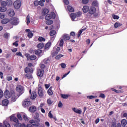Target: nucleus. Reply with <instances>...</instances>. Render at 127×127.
Segmentation results:
<instances>
[{
  "mask_svg": "<svg viewBox=\"0 0 127 127\" xmlns=\"http://www.w3.org/2000/svg\"><path fill=\"white\" fill-rule=\"evenodd\" d=\"M7 9L5 7H0V11L1 12H4V11H6Z\"/></svg>",
  "mask_w": 127,
  "mask_h": 127,
  "instance_id": "35",
  "label": "nucleus"
},
{
  "mask_svg": "<svg viewBox=\"0 0 127 127\" xmlns=\"http://www.w3.org/2000/svg\"><path fill=\"white\" fill-rule=\"evenodd\" d=\"M38 94L40 97H43L44 96V93H43V89H42V87L40 86L38 88Z\"/></svg>",
  "mask_w": 127,
  "mask_h": 127,
  "instance_id": "16",
  "label": "nucleus"
},
{
  "mask_svg": "<svg viewBox=\"0 0 127 127\" xmlns=\"http://www.w3.org/2000/svg\"><path fill=\"white\" fill-rule=\"evenodd\" d=\"M44 74V69H41L40 68L38 69V71H37V76L38 77H40L41 78L43 76Z\"/></svg>",
  "mask_w": 127,
  "mask_h": 127,
  "instance_id": "11",
  "label": "nucleus"
},
{
  "mask_svg": "<svg viewBox=\"0 0 127 127\" xmlns=\"http://www.w3.org/2000/svg\"><path fill=\"white\" fill-rule=\"evenodd\" d=\"M61 97L63 99H67L69 98V95L68 94H61Z\"/></svg>",
  "mask_w": 127,
  "mask_h": 127,
  "instance_id": "43",
  "label": "nucleus"
},
{
  "mask_svg": "<svg viewBox=\"0 0 127 127\" xmlns=\"http://www.w3.org/2000/svg\"><path fill=\"white\" fill-rule=\"evenodd\" d=\"M31 105V102L29 99H25L22 102V106L24 108H27Z\"/></svg>",
  "mask_w": 127,
  "mask_h": 127,
  "instance_id": "7",
  "label": "nucleus"
},
{
  "mask_svg": "<svg viewBox=\"0 0 127 127\" xmlns=\"http://www.w3.org/2000/svg\"><path fill=\"white\" fill-rule=\"evenodd\" d=\"M59 51H60V47H58L57 48L56 51L54 52L53 55H57Z\"/></svg>",
  "mask_w": 127,
  "mask_h": 127,
  "instance_id": "36",
  "label": "nucleus"
},
{
  "mask_svg": "<svg viewBox=\"0 0 127 127\" xmlns=\"http://www.w3.org/2000/svg\"><path fill=\"white\" fill-rule=\"evenodd\" d=\"M56 17V15L55 13L53 12H51L49 14H48L46 17H45V19L46 20L51 19L52 18L53 19H54Z\"/></svg>",
  "mask_w": 127,
  "mask_h": 127,
  "instance_id": "4",
  "label": "nucleus"
},
{
  "mask_svg": "<svg viewBox=\"0 0 127 127\" xmlns=\"http://www.w3.org/2000/svg\"><path fill=\"white\" fill-rule=\"evenodd\" d=\"M23 118L25 121V122H28V118L25 114H23Z\"/></svg>",
  "mask_w": 127,
  "mask_h": 127,
  "instance_id": "45",
  "label": "nucleus"
},
{
  "mask_svg": "<svg viewBox=\"0 0 127 127\" xmlns=\"http://www.w3.org/2000/svg\"><path fill=\"white\" fill-rule=\"evenodd\" d=\"M13 5L15 9H18L21 6V1L20 0H16L13 3Z\"/></svg>",
  "mask_w": 127,
  "mask_h": 127,
  "instance_id": "5",
  "label": "nucleus"
},
{
  "mask_svg": "<svg viewBox=\"0 0 127 127\" xmlns=\"http://www.w3.org/2000/svg\"><path fill=\"white\" fill-rule=\"evenodd\" d=\"M14 127H26L25 124H21L19 123H15L13 124Z\"/></svg>",
  "mask_w": 127,
  "mask_h": 127,
  "instance_id": "18",
  "label": "nucleus"
},
{
  "mask_svg": "<svg viewBox=\"0 0 127 127\" xmlns=\"http://www.w3.org/2000/svg\"><path fill=\"white\" fill-rule=\"evenodd\" d=\"M47 93L49 96H52L53 95V91H52V87H50L48 89Z\"/></svg>",
  "mask_w": 127,
  "mask_h": 127,
  "instance_id": "29",
  "label": "nucleus"
},
{
  "mask_svg": "<svg viewBox=\"0 0 127 127\" xmlns=\"http://www.w3.org/2000/svg\"><path fill=\"white\" fill-rule=\"evenodd\" d=\"M67 10L70 12H73V11H74V8H73L71 6L68 5V6H67Z\"/></svg>",
  "mask_w": 127,
  "mask_h": 127,
  "instance_id": "34",
  "label": "nucleus"
},
{
  "mask_svg": "<svg viewBox=\"0 0 127 127\" xmlns=\"http://www.w3.org/2000/svg\"><path fill=\"white\" fill-rule=\"evenodd\" d=\"M17 118H18V120H19L20 121H22V117H21V115H20V114H18L17 115Z\"/></svg>",
  "mask_w": 127,
  "mask_h": 127,
  "instance_id": "53",
  "label": "nucleus"
},
{
  "mask_svg": "<svg viewBox=\"0 0 127 127\" xmlns=\"http://www.w3.org/2000/svg\"><path fill=\"white\" fill-rule=\"evenodd\" d=\"M47 103L49 105H52V103L53 102H52V101H51V99H48L47 100Z\"/></svg>",
  "mask_w": 127,
  "mask_h": 127,
  "instance_id": "61",
  "label": "nucleus"
},
{
  "mask_svg": "<svg viewBox=\"0 0 127 127\" xmlns=\"http://www.w3.org/2000/svg\"><path fill=\"white\" fill-rule=\"evenodd\" d=\"M8 103L9 102L7 99H4L2 101V106H4V107H6V106L8 105Z\"/></svg>",
  "mask_w": 127,
  "mask_h": 127,
  "instance_id": "23",
  "label": "nucleus"
},
{
  "mask_svg": "<svg viewBox=\"0 0 127 127\" xmlns=\"http://www.w3.org/2000/svg\"><path fill=\"white\" fill-rule=\"evenodd\" d=\"M46 23L48 25H51V24H53V21L52 20L49 19L46 21Z\"/></svg>",
  "mask_w": 127,
  "mask_h": 127,
  "instance_id": "32",
  "label": "nucleus"
},
{
  "mask_svg": "<svg viewBox=\"0 0 127 127\" xmlns=\"http://www.w3.org/2000/svg\"><path fill=\"white\" fill-rule=\"evenodd\" d=\"M32 69L29 68V67H27L25 69V73H28L29 72H31Z\"/></svg>",
  "mask_w": 127,
  "mask_h": 127,
  "instance_id": "40",
  "label": "nucleus"
},
{
  "mask_svg": "<svg viewBox=\"0 0 127 127\" xmlns=\"http://www.w3.org/2000/svg\"><path fill=\"white\" fill-rule=\"evenodd\" d=\"M63 57V55H58L56 57V59L59 60L60 58Z\"/></svg>",
  "mask_w": 127,
  "mask_h": 127,
  "instance_id": "55",
  "label": "nucleus"
},
{
  "mask_svg": "<svg viewBox=\"0 0 127 127\" xmlns=\"http://www.w3.org/2000/svg\"><path fill=\"white\" fill-rule=\"evenodd\" d=\"M25 56L26 57L28 60H35L36 59V56L34 55L30 56L29 54H25Z\"/></svg>",
  "mask_w": 127,
  "mask_h": 127,
  "instance_id": "8",
  "label": "nucleus"
},
{
  "mask_svg": "<svg viewBox=\"0 0 127 127\" xmlns=\"http://www.w3.org/2000/svg\"><path fill=\"white\" fill-rule=\"evenodd\" d=\"M45 105V103H41L39 107V109H43V106H44Z\"/></svg>",
  "mask_w": 127,
  "mask_h": 127,
  "instance_id": "63",
  "label": "nucleus"
},
{
  "mask_svg": "<svg viewBox=\"0 0 127 127\" xmlns=\"http://www.w3.org/2000/svg\"><path fill=\"white\" fill-rule=\"evenodd\" d=\"M10 120L14 123H18V119L15 117V114H13L10 117Z\"/></svg>",
  "mask_w": 127,
  "mask_h": 127,
  "instance_id": "12",
  "label": "nucleus"
},
{
  "mask_svg": "<svg viewBox=\"0 0 127 127\" xmlns=\"http://www.w3.org/2000/svg\"><path fill=\"white\" fill-rule=\"evenodd\" d=\"M48 62H49V59H46L43 61L42 63L44 64H47V63H48Z\"/></svg>",
  "mask_w": 127,
  "mask_h": 127,
  "instance_id": "50",
  "label": "nucleus"
},
{
  "mask_svg": "<svg viewBox=\"0 0 127 127\" xmlns=\"http://www.w3.org/2000/svg\"><path fill=\"white\" fill-rule=\"evenodd\" d=\"M127 125V121L126 119H123L121 121V126H122L123 127H126V125Z\"/></svg>",
  "mask_w": 127,
  "mask_h": 127,
  "instance_id": "26",
  "label": "nucleus"
},
{
  "mask_svg": "<svg viewBox=\"0 0 127 127\" xmlns=\"http://www.w3.org/2000/svg\"><path fill=\"white\" fill-rule=\"evenodd\" d=\"M42 52V51L41 50H38L35 51V54L36 55H39V54H40Z\"/></svg>",
  "mask_w": 127,
  "mask_h": 127,
  "instance_id": "47",
  "label": "nucleus"
},
{
  "mask_svg": "<svg viewBox=\"0 0 127 127\" xmlns=\"http://www.w3.org/2000/svg\"><path fill=\"white\" fill-rule=\"evenodd\" d=\"M90 7L87 5H85L82 8V11L84 13H87V11H89Z\"/></svg>",
  "mask_w": 127,
  "mask_h": 127,
  "instance_id": "19",
  "label": "nucleus"
},
{
  "mask_svg": "<svg viewBox=\"0 0 127 127\" xmlns=\"http://www.w3.org/2000/svg\"><path fill=\"white\" fill-rule=\"evenodd\" d=\"M48 116L50 118V119H55V120H56V118L53 117V115L52 114V113H51V111H50L48 113Z\"/></svg>",
  "mask_w": 127,
  "mask_h": 127,
  "instance_id": "42",
  "label": "nucleus"
},
{
  "mask_svg": "<svg viewBox=\"0 0 127 127\" xmlns=\"http://www.w3.org/2000/svg\"><path fill=\"white\" fill-rule=\"evenodd\" d=\"M19 22V20L18 19V18L15 17H12L10 20V23H11V24H12L13 25H17Z\"/></svg>",
  "mask_w": 127,
  "mask_h": 127,
  "instance_id": "3",
  "label": "nucleus"
},
{
  "mask_svg": "<svg viewBox=\"0 0 127 127\" xmlns=\"http://www.w3.org/2000/svg\"><path fill=\"white\" fill-rule=\"evenodd\" d=\"M6 80H7V81H11V80H12V77L8 75L6 77Z\"/></svg>",
  "mask_w": 127,
  "mask_h": 127,
  "instance_id": "58",
  "label": "nucleus"
},
{
  "mask_svg": "<svg viewBox=\"0 0 127 127\" xmlns=\"http://www.w3.org/2000/svg\"><path fill=\"white\" fill-rule=\"evenodd\" d=\"M63 0L65 4H66V5H68V4H69V1L68 0Z\"/></svg>",
  "mask_w": 127,
  "mask_h": 127,
  "instance_id": "64",
  "label": "nucleus"
},
{
  "mask_svg": "<svg viewBox=\"0 0 127 127\" xmlns=\"http://www.w3.org/2000/svg\"><path fill=\"white\" fill-rule=\"evenodd\" d=\"M16 56H20V57H22V58H23V56L22 55V54H21V52H17L16 53Z\"/></svg>",
  "mask_w": 127,
  "mask_h": 127,
  "instance_id": "54",
  "label": "nucleus"
},
{
  "mask_svg": "<svg viewBox=\"0 0 127 127\" xmlns=\"http://www.w3.org/2000/svg\"><path fill=\"white\" fill-rule=\"evenodd\" d=\"M1 5L5 7V6L7 5V3H6V1H3L1 2Z\"/></svg>",
  "mask_w": 127,
  "mask_h": 127,
  "instance_id": "46",
  "label": "nucleus"
},
{
  "mask_svg": "<svg viewBox=\"0 0 127 127\" xmlns=\"http://www.w3.org/2000/svg\"><path fill=\"white\" fill-rule=\"evenodd\" d=\"M29 110L31 113H34V112H36V107L35 106H31L29 108Z\"/></svg>",
  "mask_w": 127,
  "mask_h": 127,
  "instance_id": "27",
  "label": "nucleus"
},
{
  "mask_svg": "<svg viewBox=\"0 0 127 127\" xmlns=\"http://www.w3.org/2000/svg\"><path fill=\"white\" fill-rule=\"evenodd\" d=\"M82 14V12H78L77 13H72L70 14V17L72 21H77L78 20V17H80Z\"/></svg>",
  "mask_w": 127,
  "mask_h": 127,
  "instance_id": "2",
  "label": "nucleus"
},
{
  "mask_svg": "<svg viewBox=\"0 0 127 127\" xmlns=\"http://www.w3.org/2000/svg\"><path fill=\"white\" fill-rule=\"evenodd\" d=\"M34 5L36 6H37V5H39V1L38 0H35L34 1Z\"/></svg>",
  "mask_w": 127,
  "mask_h": 127,
  "instance_id": "57",
  "label": "nucleus"
},
{
  "mask_svg": "<svg viewBox=\"0 0 127 127\" xmlns=\"http://www.w3.org/2000/svg\"><path fill=\"white\" fill-rule=\"evenodd\" d=\"M25 77L26 78V79H32L33 78L32 74H27L25 75Z\"/></svg>",
  "mask_w": 127,
  "mask_h": 127,
  "instance_id": "33",
  "label": "nucleus"
},
{
  "mask_svg": "<svg viewBox=\"0 0 127 127\" xmlns=\"http://www.w3.org/2000/svg\"><path fill=\"white\" fill-rule=\"evenodd\" d=\"M37 47L39 49H42V48L44 47V44L43 43H40L38 44Z\"/></svg>",
  "mask_w": 127,
  "mask_h": 127,
  "instance_id": "31",
  "label": "nucleus"
},
{
  "mask_svg": "<svg viewBox=\"0 0 127 127\" xmlns=\"http://www.w3.org/2000/svg\"><path fill=\"white\" fill-rule=\"evenodd\" d=\"M83 31H85V29H82L79 31V32H78L77 37H80V35L82 34V33H83Z\"/></svg>",
  "mask_w": 127,
  "mask_h": 127,
  "instance_id": "49",
  "label": "nucleus"
},
{
  "mask_svg": "<svg viewBox=\"0 0 127 127\" xmlns=\"http://www.w3.org/2000/svg\"><path fill=\"white\" fill-rule=\"evenodd\" d=\"M7 12L9 15V16H14L15 13H14V10L12 9H9L7 11Z\"/></svg>",
  "mask_w": 127,
  "mask_h": 127,
  "instance_id": "17",
  "label": "nucleus"
},
{
  "mask_svg": "<svg viewBox=\"0 0 127 127\" xmlns=\"http://www.w3.org/2000/svg\"><path fill=\"white\" fill-rule=\"evenodd\" d=\"M45 68V65H44V64L42 63L40 64V68L39 69H41V70H44V68Z\"/></svg>",
  "mask_w": 127,
  "mask_h": 127,
  "instance_id": "48",
  "label": "nucleus"
},
{
  "mask_svg": "<svg viewBox=\"0 0 127 127\" xmlns=\"http://www.w3.org/2000/svg\"><path fill=\"white\" fill-rule=\"evenodd\" d=\"M72 111L74 112V113H75V114H78V115L82 114V110L81 109H78L76 108H72Z\"/></svg>",
  "mask_w": 127,
  "mask_h": 127,
  "instance_id": "14",
  "label": "nucleus"
},
{
  "mask_svg": "<svg viewBox=\"0 0 127 127\" xmlns=\"http://www.w3.org/2000/svg\"><path fill=\"white\" fill-rule=\"evenodd\" d=\"M37 97V95H36V92H33L32 93V94H31V96L30 97V98L32 99V100H34V99H35Z\"/></svg>",
  "mask_w": 127,
  "mask_h": 127,
  "instance_id": "30",
  "label": "nucleus"
},
{
  "mask_svg": "<svg viewBox=\"0 0 127 127\" xmlns=\"http://www.w3.org/2000/svg\"><path fill=\"white\" fill-rule=\"evenodd\" d=\"M30 23L33 24L34 23V20L32 19V18H30V16H29V15H28L26 17V23L27 25H28Z\"/></svg>",
  "mask_w": 127,
  "mask_h": 127,
  "instance_id": "10",
  "label": "nucleus"
},
{
  "mask_svg": "<svg viewBox=\"0 0 127 127\" xmlns=\"http://www.w3.org/2000/svg\"><path fill=\"white\" fill-rule=\"evenodd\" d=\"M16 91L21 95L24 93V87L21 85H18L16 87Z\"/></svg>",
  "mask_w": 127,
  "mask_h": 127,
  "instance_id": "6",
  "label": "nucleus"
},
{
  "mask_svg": "<svg viewBox=\"0 0 127 127\" xmlns=\"http://www.w3.org/2000/svg\"><path fill=\"white\" fill-rule=\"evenodd\" d=\"M8 22H10V20L8 18L3 19L1 20V23L2 24H6Z\"/></svg>",
  "mask_w": 127,
  "mask_h": 127,
  "instance_id": "24",
  "label": "nucleus"
},
{
  "mask_svg": "<svg viewBox=\"0 0 127 127\" xmlns=\"http://www.w3.org/2000/svg\"><path fill=\"white\" fill-rule=\"evenodd\" d=\"M59 108H62L63 107V104H62V102L61 101H60L58 104Z\"/></svg>",
  "mask_w": 127,
  "mask_h": 127,
  "instance_id": "62",
  "label": "nucleus"
},
{
  "mask_svg": "<svg viewBox=\"0 0 127 127\" xmlns=\"http://www.w3.org/2000/svg\"><path fill=\"white\" fill-rule=\"evenodd\" d=\"M96 10H97L96 7L91 6L89 10V13H90V14H94L95 12H96Z\"/></svg>",
  "mask_w": 127,
  "mask_h": 127,
  "instance_id": "13",
  "label": "nucleus"
},
{
  "mask_svg": "<svg viewBox=\"0 0 127 127\" xmlns=\"http://www.w3.org/2000/svg\"><path fill=\"white\" fill-rule=\"evenodd\" d=\"M92 6H93L94 7H95L94 6H95V7L99 6V3L98 2V1L97 0L93 1L92 3Z\"/></svg>",
  "mask_w": 127,
  "mask_h": 127,
  "instance_id": "25",
  "label": "nucleus"
},
{
  "mask_svg": "<svg viewBox=\"0 0 127 127\" xmlns=\"http://www.w3.org/2000/svg\"><path fill=\"white\" fill-rule=\"evenodd\" d=\"M56 34V31L55 30H52L50 32V35L51 36H54Z\"/></svg>",
  "mask_w": 127,
  "mask_h": 127,
  "instance_id": "41",
  "label": "nucleus"
},
{
  "mask_svg": "<svg viewBox=\"0 0 127 127\" xmlns=\"http://www.w3.org/2000/svg\"><path fill=\"white\" fill-rule=\"evenodd\" d=\"M82 2L84 4H86V3H88V2H89V0H82Z\"/></svg>",
  "mask_w": 127,
  "mask_h": 127,
  "instance_id": "60",
  "label": "nucleus"
},
{
  "mask_svg": "<svg viewBox=\"0 0 127 127\" xmlns=\"http://www.w3.org/2000/svg\"><path fill=\"white\" fill-rule=\"evenodd\" d=\"M44 2H45V0H41L39 1V5H41V6H43L44 5Z\"/></svg>",
  "mask_w": 127,
  "mask_h": 127,
  "instance_id": "39",
  "label": "nucleus"
},
{
  "mask_svg": "<svg viewBox=\"0 0 127 127\" xmlns=\"http://www.w3.org/2000/svg\"><path fill=\"white\" fill-rule=\"evenodd\" d=\"M39 41H40V42H42V41H45V38L42 37H39L38 38Z\"/></svg>",
  "mask_w": 127,
  "mask_h": 127,
  "instance_id": "51",
  "label": "nucleus"
},
{
  "mask_svg": "<svg viewBox=\"0 0 127 127\" xmlns=\"http://www.w3.org/2000/svg\"><path fill=\"white\" fill-rule=\"evenodd\" d=\"M3 124L5 127H10V124L6 121H4Z\"/></svg>",
  "mask_w": 127,
  "mask_h": 127,
  "instance_id": "37",
  "label": "nucleus"
},
{
  "mask_svg": "<svg viewBox=\"0 0 127 127\" xmlns=\"http://www.w3.org/2000/svg\"><path fill=\"white\" fill-rule=\"evenodd\" d=\"M48 12H49V10L46 8H44L42 9V14L43 15H46Z\"/></svg>",
  "mask_w": 127,
  "mask_h": 127,
  "instance_id": "21",
  "label": "nucleus"
},
{
  "mask_svg": "<svg viewBox=\"0 0 127 127\" xmlns=\"http://www.w3.org/2000/svg\"><path fill=\"white\" fill-rule=\"evenodd\" d=\"M6 2L7 3V5H12V1L11 0H7Z\"/></svg>",
  "mask_w": 127,
  "mask_h": 127,
  "instance_id": "44",
  "label": "nucleus"
},
{
  "mask_svg": "<svg viewBox=\"0 0 127 127\" xmlns=\"http://www.w3.org/2000/svg\"><path fill=\"white\" fill-rule=\"evenodd\" d=\"M4 95L6 99H10L12 102H15L16 98L15 97V92L12 90L10 92L8 90H5L4 92Z\"/></svg>",
  "mask_w": 127,
  "mask_h": 127,
  "instance_id": "1",
  "label": "nucleus"
},
{
  "mask_svg": "<svg viewBox=\"0 0 127 127\" xmlns=\"http://www.w3.org/2000/svg\"><path fill=\"white\" fill-rule=\"evenodd\" d=\"M50 46H51V42H49L45 46V50H48L50 48Z\"/></svg>",
  "mask_w": 127,
  "mask_h": 127,
  "instance_id": "22",
  "label": "nucleus"
},
{
  "mask_svg": "<svg viewBox=\"0 0 127 127\" xmlns=\"http://www.w3.org/2000/svg\"><path fill=\"white\" fill-rule=\"evenodd\" d=\"M62 38L64 39V40H69V39H70V36L66 34H64L63 35Z\"/></svg>",
  "mask_w": 127,
  "mask_h": 127,
  "instance_id": "20",
  "label": "nucleus"
},
{
  "mask_svg": "<svg viewBox=\"0 0 127 127\" xmlns=\"http://www.w3.org/2000/svg\"><path fill=\"white\" fill-rule=\"evenodd\" d=\"M61 66L63 69L66 68V64H65V63H62Z\"/></svg>",
  "mask_w": 127,
  "mask_h": 127,
  "instance_id": "59",
  "label": "nucleus"
},
{
  "mask_svg": "<svg viewBox=\"0 0 127 127\" xmlns=\"http://www.w3.org/2000/svg\"><path fill=\"white\" fill-rule=\"evenodd\" d=\"M58 43L59 44V45L60 46H61V47H62V46H63V45L64 44V41L63 40V39L62 38L60 39Z\"/></svg>",
  "mask_w": 127,
  "mask_h": 127,
  "instance_id": "28",
  "label": "nucleus"
},
{
  "mask_svg": "<svg viewBox=\"0 0 127 127\" xmlns=\"http://www.w3.org/2000/svg\"><path fill=\"white\" fill-rule=\"evenodd\" d=\"M3 97V92L0 89V99H1Z\"/></svg>",
  "mask_w": 127,
  "mask_h": 127,
  "instance_id": "56",
  "label": "nucleus"
},
{
  "mask_svg": "<svg viewBox=\"0 0 127 127\" xmlns=\"http://www.w3.org/2000/svg\"><path fill=\"white\" fill-rule=\"evenodd\" d=\"M87 99H96V98H97L96 96H93V95H91V96H87Z\"/></svg>",
  "mask_w": 127,
  "mask_h": 127,
  "instance_id": "52",
  "label": "nucleus"
},
{
  "mask_svg": "<svg viewBox=\"0 0 127 127\" xmlns=\"http://www.w3.org/2000/svg\"><path fill=\"white\" fill-rule=\"evenodd\" d=\"M120 26H122V24L120 22H116L114 24V27H115V28H118V27Z\"/></svg>",
  "mask_w": 127,
  "mask_h": 127,
  "instance_id": "38",
  "label": "nucleus"
},
{
  "mask_svg": "<svg viewBox=\"0 0 127 127\" xmlns=\"http://www.w3.org/2000/svg\"><path fill=\"white\" fill-rule=\"evenodd\" d=\"M26 32H28L27 36L29 38H32L33 37V33L32 32L30 31L29 29H27L25 30Z\"/></svg>",
  "mask_w": 127,
  "mask_h": 127,
  "instance_id": "15",
  "label": "nucleus"
},
{
  "mask_svg": "<svg viewBox=\"0 0 127 127\" xmlns=\"http://www.w3.org/2000/svg\"><path fill=\"white\" fill-rule=\"evenodd\" d=\"M39 122H40V120H39V119H37V122H35V121L34 120H31L30 121V124H31V125H32V126H34V127H39V126H40Z\"/></svg>",
  "mask_w": 127,
  "mask_h": 127,
  "instance_id": "9",
  "label": "nucleus"
}]
</instances>
